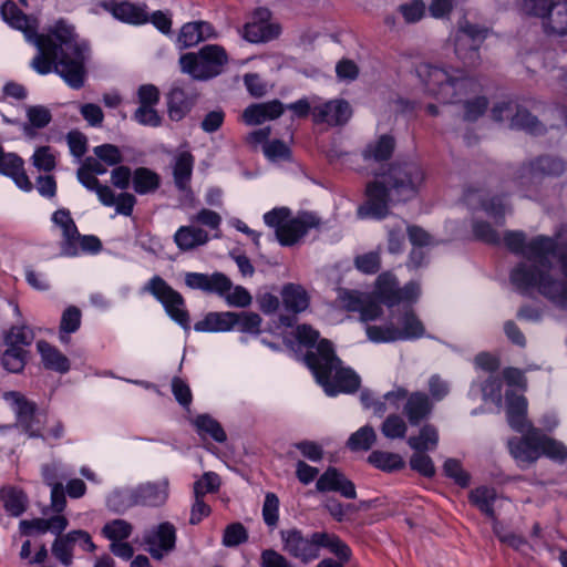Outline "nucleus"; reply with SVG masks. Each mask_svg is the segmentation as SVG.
Segmentation results:
<instances>
[{
  "mask_svg": "<svg viewBox=\"0 0 567 567\" xmlns=\"http://www.w3.org/2000/svg\"><path fill=\"white\" fill-rule=\"evenodd\" d=\"M3 399L14 411L18 424L30 436H40L41 427L35 415L37 404L28 400L21 392L18 391L4 392Z\"/></svg>",
  "mask_w": 567,
  "mask_h": 567,
  "instance_id": "obj_15",
  "label": "nucleus"
},
{
  "mask_svg": "<svg viewBox=\"0 0 567 567\" xmlns=\"http://www.w3.org/2000/svg\"><path fill=\"white\" fill-rule=\"evenodd\" d=\"M34 333L27 326L12 327L6 336L7 347L23 348L32 343Z\"/></svg>",
  "mask_w": 567,
  "mask_h": 567,
  "instance_id": "obj_57",
  "label": "nucleus"
},
{
  "mask_svg": "<svg viewBox=\"0 0 567 567\" xmlns=\"http://www.w3.org/2000/svg\"><path fill=\"white\" fill-rule=\"evenodd\" d=\"M382 434L391 440L403 439L408 432V425L399 414H390L381 425Z\"/></svg>",
  "mask_w": 567,
  "mask_h": 567,
  "instance_id": "obj_55",
  "label": "nucleus"
},
{
  "mask_svg": "<svg viewBox=\"0 0 567 567\" xmlns=\"http://www.w3.org/2000/svg\"><path fill=\"white\" fill-rule=\"evenodd\" d=\"M230 330H237L244 333L258 334L261 327V317L256 312H230Z\"/></svg>",
  "mask_w": 567,
  "mask_h": 567,
  "instance_id": "obj_42",
  "label": "nucleus"
},
{
  "mask_svg": "<svg viewBox=\"0 0 567 567\" xmlns=\"http://www.w3.org/2000/svg\"><path fill=\"white\" fill-rule=\"evenodd\" d=\"M368 461L370 464L375 466L377 468H380L382 471L391 472L395 470H400L404 467V461L403 458L396 454L391 452H383V451H373L369 457Z\"/></svg>",
  "mask_w": 567,
  "mask_h": 567,
  "instance_id": "obj_49",
  "label": "nucleus"
},
{
  "mask_svg": "<svg viewBox=\"0 0 567 567\" xmlns=\"http://www.w3.org/2000/svg\"><path fill=\"white\" fill-rule=\"evenodd\" d=\"M420 292V286L413 281L400 288L398 279L390 272L381 274L375 281L374 293L389 308L401 302H414L419 298Z\"/></svg>",
  "mask_w": 567,
  "mask_h": 567,
  "instance_id": "obj_13",
  "label": "nucleus"
},
{
  "mask_svg": "<svg viewBox=\"0 0 567 567\" xmlns=\"http://www.w3.org/2000/svg\"><path fill=\"white\" fill-rule=\"evenodd\" d=\"M2 365L10 372H20L25 364V350L23 348L8 347L2 354Z\"/></svg>",
  "mask_w": 567,
  "mask_h": 567,
  "instance_id": "obj_58",
  "label": "nucleus"
},
{
  "mask_svg": "<svg viewBox=\"0 0 567 567\" xmlns=\"http://www.w3.org/2000/svg\"><path fill=\"white\" fill-rule=\"evenodd\" d=\"M284 111L285 106L278 100L251 104L245 109L243 120L248 125H258L266 121L278 118Z\"/></svg>",
  "mask_w": 567,
  "mask_h": 567,
  "instance_id": "obj_27",
  "label": "nucleus"
},
{
  "mask_svg": "<svg viewBox=\"0 0 567 567\" xmlns=\"http://www.w3.org/2000/svg\"><path fill=\"white\" fill-rule=\"evenodd\" d=\"M197 432L204 436L209 435L217 442L226 441V433L221 425L207 414L198 415L194 421Z\"/></svg>",
  "mask_w": 567,
  "mask_h": 567,
  "instance_id": "obj_51",
  "label": "nucleus"
},
{
  "mask_svg": "<svg viewBox=\"0 0 567 567\" xmlns=\"http://www.w3.org/2000/svg\"><path fill=\"white\" fill-rule=\"evenodd\" d=\"M439 437L437 427L431 423H425L421 426L417 435L408 439V444L414 451H433L439 444Z\"/></svg>",
  "mask_w": 567,
  "mask_h": 567,
  "instance_id": "obj_38",
  "label": "nucleus"
},
{
  "mask_svg": "<svg viewBox=\"0 0 567 567\" xmlns=\"http://www.w3.org/2000/svg\"><path fill=\"white\" fill-rule=\"evenodd\" d=\"M496 499V492L494 488L481 486L470 493V501L483 514L489 518H494L495 512L493 504Z\"/></svg>",
  "mask_w": 567,
  "mask_h": 567,
  "instance_id": "obj_47",
  "label": "nucleus"
},
{
  "mask_svg": "<svg viewBox=\"0 0 567 567\" xmlns=\"http://www.w3.org/2000/svg\"><path fill=\"white\" fill-rule=\"evenodd\" d=\"M0 498L6 511L14 517L24 513L28 505L25 493L14 486H4L0 489Z\"/></svg>",
  "mask_w": 567,
  "mask_h": 567,
  "instance_id": "obj_37",
  "label": "nucleus"
},
{
  "mask_svg": "<svg viewBox=\"0 0 567 567\" xmlns=\"http://www.w3.org/2000/svg\"><path fill=\"white\" fill-rule=\"evenodd\" d=\"M279 498L274 493H267L262 505V518L267 526L275 527L279 519Z\"/></svg>",
  "mask_w": 567,
  "mask_h": 567,
  "instance_id": "obj_62",
  "label": "nucleus"
},
{
  "mask_svg": "<svg viewBox=\"0 0 567 567\" xmlns=\"http://www.w3.org/2000/svg\"><path fill=\"white\" fill-rule=\"evenodd\" d=\"M216 37L215 29L210 23L205 21L187 22L181 28L177 43L182 49H186Z\"/></svg>",
  "mask_w": 567,
  "mask_h": 567,
  "instance_id": "obj_25",
  "label": "nucleus"
},
{
  "mask_svg": "<svg viewBox=\"0 0 567 567\" xmlns=\"http://www.w3.org/2000/svg\"><path fill=\"white\" fill-rule=\"evenodd\" d=\"M352 115L350 104L342 99L322 101L316 97L313 110V122L328 124L331 126L346 124Z\"/></svg>",
  "mask_w": 567,
  "mask_h": 567,
  "instance_id": "obj_16",
  "label": "nucleus"
},
{
  "mask_svg": "<svg viewBox=\"0 0 567 567\" xmlns=\"http://www.w3.org/2000/svg\"><path fill=\"white\" fill-rule=\"evenodd\" d=\"M384 399L395 409L399 408L401 400H405L402 411L411 425L421 424V422L431 416L434 410L432 400H430L427 393L423 391L409 392L406 389L399 386L388 392Z\"/></svg>",
  "mask_w": 567,
  "mask_h": 567,
  "instance_id": "obj_10",
  "label": "nucleus"
},
{
  "mask_svg": "<svg viewBox=\"0 0 567 567\" xmlns=\"http://www.w3.org/2000/svg\"><path fill=\"white\" fill-rule=\"evenodd\" d=\"M279 33L280 27L270 21V12L267 9H258L243 30V37L252 43L270 41Z\"/></svg>",
  "mask_w": 567,
  "mask_h": 567,
  "instance_id": "obj_18",
  "label": "nucleus"
},
{
  "mask_svg": "<svg viewBox=\"0 0 567 567\" xmlns=\"http://www.w3.org/2000/svg\"><path fill=\"white\" fill-rule=\"evenodd\" d=\"M37 348L47 369L59 373H65L70 370L69 359L58 348L44 340L38 341Z\"/></svg>",
  "mask_w": 567,
  "mask_h": 567,
  "instance_id": "obj_34",
  "label": "nucleus"
},
{
  "mask_svg": "<svg viewBox=\"0 0 567 567\" xmlns=\"http://www.w3.org/2000/svg\"><path fill=\"white\" fill-rule=\"evenodd\" d=\"M168 115L173 121H181L192 109V100L181 87H173L167 96Z\"/></svg>",
  "mask_w": 567,
  "mask_h": 567,
  "instance_id": "obj_40",
  "label": "nucleus"
},
{
  "mask_svg": "<svg viewBox=\"0 0 567 567\" xmlns=\"http://www.w3.org/2000/svg\"><path fill=\"white\" fill-rule=\"evenodd\" d=\"M417 75L427 94L443 103L462 102L465 110L464 120L466 121H476L487 109L486 97L475 96L470 99V94L476 93L480 85L461 70L422 64L417 68Z\"/></svg>",
  "mask_w": 567,
  "mask_h": 567,
  "instance_id": "obj_4",
  "label": "nucleus"
},
{
  "mask_svg": "<svg viewBox=\"0 0 567 567\" xmlns=\"http://www.w3.org/2000/svg\"><path fill=\"white\" fill-rule=\"evenodd\" d=\"M565 164L558 158L540 157L536 163H532L529 166L522 169L519 178L522 181H536L542 175H559L564 172ZM524 184V182H520Z\"/></svg>",
  "mask_w": 567,
  "mask_h": 567,
  "instance_id": "obj_31",
  "label": "nucleus"
},
{
  "mask_svg": "<svg viewBox=\"0 0 567 567\" xmlns=\"http://www.w3.org/2000/svg\"><path fill=\"white\" fill-rule=\"evenodd\" d=\"M377 434L372 426L365 425L354 432L348 440V446L352 451H367L375 442Z\"/></svg>",
  "mask_w": 567,
  "mask_h": 567,
  "instance_id": "obj_54",
  "label": "nucleus"
},
{
  "mask_svg": "<svg viewBox=\"0 0 567 567\" xmlns=\"http://www.w3.org/2000/svg\"><path fill=\"white\" fill-rule=\"evenodd\" d=\"M281 298L285 308L293 313L305 311L309 306V296L299 285L288 284L281 290Z\"/></svg>",
  "mask_w": 567,
  "mask_h": 567,
  "instance_id": "obj_35",
  "label": "nucleus"
},
{
  "mask_svg": "<svg viewBox=\"0 0 567 567\" xmlns=\"http://www.w3.org/2000/svg\"><path fill=\"white\" fill-rule=\"evenodd\" d=\"M53 224L61 230L60 243L61 255L72 256L74 250V238L78 235V227L68 209H59L52 215Z\"/></svg>",
  "mask_w": 567,
  "mask_h": 567,
  "instance_id": "obj_26",
  "label": "nucleus"
},
{
  "mask_svg": "<svg viewBox=\"0 0 567 567\" xmlns=\"http://www.w3.org/2000/svg\"><path fill=\"white\" fill-rule=\"evenodd\" d=\"M344 306L350 311L360 312L362 321H372L382 315V308L375 301L359 295L358 292H349L344 298Z\"/></svg>",
  "mask_w": 567,
  "mask_h": 567,
  "instance_id": "obj_32",
  "label": "nucleus"
},
{
  "mask_svg": "<svg viewBox=\"0 0 567 567\" xmlns=\"http://www.w3.org/2000/svg\"><path fill=\"white\" fill-rule=\"evenodd\" d=\"M503 241L512 252L524 258L511 272L516 289L524 293L537 290L556 307L567 309V281L550 274L551 259L557 256L556 240L544 235L527 240L523 231L511 230L504 234ZM559 267L567 278V254L559 256Z\"/></svg>",
  "mask_w": 567,
  "mask_h": 567,
  "instance_id": "obj_1",
  "label": "nucleus"
},
{
  "mask_svg": "<svg viewBox=\"0 0 567 567\" xmlns=\"http://www.w3.org/2000/svg\"><path fill=\"white\" fill-rule=\"evenodd\" d=\"M28 124L24 126L25 135L33 137L34 130H40L50 124L52 121L51 111L44 105H29L25 109Z\"/></svg>",
  "mask_w": 567,
  "mask_h": 567,
  "instance_id": "obj_41",
  "label": "nucleus"
},
{
  "mask_svg": "<svg viewBox=\"0 0 567 567\" xmlns=\"http://www.w3.org/2000/svg\"><path fill=\"white\" fill-rule=\"evenodd\" d=\"M492 114L495 121H504L511 117L512 127L522 128L532 134H540L543 132V126L535 116L513 103L495 105Z\"/></svg>",
  "mask_w": 567,
  "mask_h": 567,
  "instance_id": "obj_19",
  "label": "nucleus"
},
{
  "mask_svg": "<svg viewBox=\"0 0 567 567\" xmlns=\"http://www.w3.org/2000/svg\"><path fill=\"white\" fill-rule=\"evenodd\" d=\"M220 486V478L214 472H206L194 483V495L205 497L208 493H215Z\"/></svg>",
  "mask_w": 567,
  "mask_h": 567,
  "instance_id": "obj_61",
  "label": "nucleus"
},
{
  "mask_svg": "<svg viewBox=\"0 0 567 567\" xmlns=\"http://www.w3.org/2000/svg\"><path fill=\"white\" fill-rule=\"evenodd\" d=\"M69 522L64 515H54L50 518H34L30 520H21L20 529L24 534H30L35 530L40 534L52 533L54 535H61L68 527Z\"/></svg>",
  "mask_w": 567,
  "mask_h": 567,
  "instance_id": "obj_30",
  "label": "nucleus"
},
{
  "mask_svg": "<svg viewBox=\"0 0 567 567\" xmlns=\"http://www.w3.org/2000/svg\"><path fill=\"white\" fill-rule=\"evenodd\" d=\"M487 35V29L471 24L467 20L458 23V29L454 35V45L456 56L468 68L480 64V45Z\"/></svg>",
  "mask_w": 567,
  "mask_h": 567,
  "instance_id": "obj_12",
  "label": "nucleus"
},
{
  "mask_svg": "<svg viewBox=\"0 0 567 567\" xmlns=\"http://www.w3.org/2000/svg\"><path fill=\"white\" fill-rule=\"evenodd\" d=\"M58 537L52 544V554L64 566H70L73 563V548L75 543L71 532L66 535H56Z\"/></svg>",
  "mask_w": 567,
  "mask_h": 567,
  "instance_id": "obj_50",
  "label": "nucleus"
},
{
  "mask_svg": "<svg viewBox=\"0 0 567 567\" xmlns=\"http://www.w3.org/2000/svg\"><path fill=\"white\" fill-rule=\"evenodd\" d=\"M193 165L194 157L189 152H182L176 156L174 179L178 189H187L193 173Z\"/></svg>",
  "mask_w": 567,
  "mask_h": 567,
  "instance_id": "obj_43",
  "label": "nucleus"
},
{
  "mask_svg": "<svg viewBox=\"0 0 567 567\" xmlns=\"http://www.w3.org/2000/svg\"><path fill=\"white\" fill-rule=\"evenodd\" d=\"M307 361L327 394L336 395L338 392L358 390L359 377L352 370L342 367L330 341H319L317 352L308 354Z\"/></svg>",
  "mask_w": 567,
  "mask_h": 567,
  "instance_id": "obj_6",
  "label": "nucleus"
},
{
  "mask_svg": "<svg viewBox=\"0 0 567 567\" xmlns=\"http://www.w3.org/2000/svg\"><path fill=\"white\" fill-rule=\"evenodd\" d=\"M154 296L165 308L168 316L183 328H189V315L183 296L173 289L162 277L154 276L143 288Z\"/></svg>",
  "mask_w": 567,
  "mask_h": 567,
  "instance_id": "obj_11",
  "label": "nucleus"
},
{
  "mask_svg": "<svg viewBox=\"0 0 567 567\" xmlns=\"http://www.w3.org/2000/svg\"><path fill=\"white\" fill-rule=\"evenodd\" d=\"M185 285L190 289H198L206 293H215L219 297L225 296L233 288L231 280L221 272L212 275L202 272H187L185 275Z\"/></svg>",
  "mask_w": 567,
  "mask_h": 567,
  "instance_id": "obj_20",
  "label": "nucleus"
},
{
  "mask_svg": "<svg viewBox=\"0 0 567 567\" xmlns=\"http://www.w3.org/2000/svg\"><path fill=\"white\" fill-rule=\"evenodd\" d=\"M282 550L292 558L309 564L320 557V549L326 548L337 558L343 560L352 556L350 547L336 534L315 532L305 535L297 528L280 532Z\"/></svg>",
  "mask_w": 567,
  "mask_h": 567,
  "instance_id": "obj_5",
  "label": "nucleus"
},
{
  "mask_svg": "<svg viewBox=\"0 0 567 567\" xmlns=\"http://www.w3.org/2000/svg\"><path fill=\"white\" fill-rule=\"evenodd\" d=\"M79 181L90 190H94L105 206H112L114 203V192L106 185H101L95 175L91 174L87 168L83 166L78 171Z\"/></svg>",
  "mask_w": 567,
  "mask_h": 567,
  "instance_id": "obj_39",
  "label": "nucleus"
},
{
  "mask_svg": "<svg viewBox=\"0 0 567 567\" xmlns=\"http://www.w3.org/2000/svg\"><path fill=\"white\" fill-rule=\"evenodd\" d=\"M316 487L319 492H338L350 499L357 497L354 484L334 467H329L318 478Z\"/></svg>",
  "mask_w": 567,
  "mask_h": 567,
  "instance_id": "obj_23",
  "label": "nucleus"
},
{
  "mask_svg": "<svg viewBox=\"0 0 567 567\" xmlns=\"http://www.w3.org/2000/svg\"><path fill=\"white\" fill-rule=\"evenodd\" d=\"M133 532V526L124 519H113L102 528V535L111 543L126 540Z\"/></svg>",
  "mask_w": 567,
  "mask_h": 567,
  "instance_id": "obj_53",
  "label": "nucleus"
},
{
  "mask_svg": "<svg viewBox=\"0 0 567 567\" xmlns=\"http://www.w3.org/2000/svg\"><path fill=\"white\" fill-rule=\"evenodd\" d=\"M557 1L558 0H523L522 10L528 16L540 18L543 24Z\"/></svg>",
  "mask_w": 567,
  "mask_h": 567,
  "instance_id": "obj_59",
  "label": "nucleus"
},
{
  "mask_svg": "<svg viewBox=\"0 0 567 567\" xmlns=\"http://www.w3.org/2000/svg\"><path fill=\"white\" fill-rule=\"evenodd\" d=\"M520 437H512L507 442L508 451L520 468L534 464L539 457V429L529 426Z\"/></svg>",
  "mask_w": 567,
  "mask_h": 567,
  "instance_id": "obj_14",
  "label": "nucleus"
},
{
  "mask_svg": "<svg viewBox=\"0 0 567 567\" xmlns=\"http://www.w3.org/2000/svg\"><path fill=\"white\" fill-rule=\"evenodd\" d=\"M545 32L556 35L567 34V0H558L547 19L544 20Z\"/></svg>",
  "mask_w": 567,
  "mask_h": 567,
  "instance_id": "obj_36",
  "label": "nucleus"
},
{
  "mask_svg": "<svg viewBox=\"0 0 567 567\" xmlns=\"http://www.w3.org/2000/svg\"><path fill=\"white\" fill-rule=\"evenodd\" d=\"M425 183V173L414 162L396 163L377 174L365 187L367 199L359 208L363 217L383 219L390 214V204L413 199Z\"/></svg>",
  "mask_w": 567,
  "mask_h": 567,
  "instance_id": "obj_3",
  "label": "nucleus"
},
{
  "mask_svg": "<svg viewBox=\"0 0 567 567\" xmlns=\"http://www.w3.org/2000/svg\"><path fill=\"white\" fill-rule=\"evenodd\" d=\"M169 495V481L164 477L156 482L140 485L134 492V504L144 506H161Z\"/></svg>",
  "mask_w": 567,
  "mask_h": 567,
  "instance_id": "obj_22",
  "label": "nucleus"
},
{
  "mask_svg": "<svg viewBox=\"0 0 567 567\" xmlns=\"http://www.w3.org/2000/svg\"><path fill=\"white\" fill-rule=\"evenodd\" d=\"M0 173L11 177L23 190L32 189V183L23 168V161L13 153H3L0 158Z\"/></svg>",
  "mask_w": 567,
  "mask_h": 567,
  "instance_id": "obj_29",
  "label": "nucleus"
},
{
  "mask_svg": "<svg viewBox=\"0 0 567 567\" xmlns=\"http://www.w3.org/2000/svg\"><path fill=\"white\" fill-rule=\"evenodd\" d=\"M209 240L208 233L194 225L182 226L174 235V241L183 250H192L198 246L205 245Z\"/></svg>",
  "mask_w": 567,
  "mask_h": 567,
  "instance_id": "obj_33",
  "label": "nucleus"
},
{
  "mask_svg": "<svg viewBox=\"0 0 567 567\" xmlns=\"http://www.w3.org/2000/svg\"><path fill=\"white\" fill-rule=\"evenodd\" d=\"M31 43L38 53L31 68L40 74L56 72L72 89H81L86 78L85 63L90 48L79 39L74 25L58 20L47 33L34 32Z\"/></svg>",
  "mask_w": 567,
  "mask_h": 567,
  "instance_id": "obj_2",
  "label": "nucleus"
},
{
  "mask_svg": "<svg viewBox=\"0 0 567 567\" xmlns=\"http://www.w3.org/2000/svg\"><path fill=\"white\" fill-rule=\"evenodd\" d=\"M429 398L432 403L444 400L451 392V385L447 380L439 374H433L427 380Z\"/></svg>",
  "mask_w": 567,
  "mask_h": 567,
  "instance_id": "obj_60",
  "label": "nucleus"
},
{
  "mask_svg": "<svg viewBox=\"0 0 567 567\" xmlns=\"http://www.w3.org/2000/svg\"><path fill=\"white\" fill-rule=\"evenodd\" d=\"M539 455L563 462L567 458V447L539 430Z\"/></svg>",
  "mask_w": 567,
  "mask_h": 567,
  "instance_id": "obj_52",
  "label": "nucleus"
},
{
  "mask_svg": "<svg viewBox=\"0 0 567 567\" xmlns=\"http://www.w3.org/2000/svg\"><path fill=\"white\" fill-rule=\"evenodd\" d=\"M102 249L101 240L93 235L82 236L80 233L74 238L75 252L71 257H75L81 252L96 254Z\"/></svg>",
  "mask_w": 567,
  "mask_h": 567,
  "instance_id": "obj_63",
  "label": "nucleus"
},
{
  "mask_svg": "<svg viewBox=\"0 0 567 567\" xmlns=\"http://www.w3.org/2000/svg\"><path fill=\"white\" fill-rule=\"evenodd\" d=\"M386 327L368 326L367 334L375 342L420 339L425 336V327L411 307H404Z\"/></svg>",
  "mask_w": 567,
  "mask_h": 567,
  "instance_id": "obj_9",
  "label": "nucleus"
},
{
  "mask_svg": "<svg viewBox=\"0 0 567 567\" xmlns=\"http://www.w3.org/2000/svg\"><path fill=\"white\" fill-rule=\"evenodd\" d=\"M410 466L425 477H432L435 474L433 461L425 452L415 451L410 458Z\"/></svg>",
  "mask_w": 567,
  "mask_h": 567,
  "instance_id": "obj_64",
  "label": "nucleus"
},
{
  "mask_svg": "<svg viewBox=\"0 0 567 567\" xmlns=\"http://www.w3.org/2000/svg\"><path fill=\"white\" fill-rule=\"evenodd\" d=\"M2 19L12 28L23 32L27 40L31 43L39 23L37 18L25 14L14 1L7 0L0 10Z\"/></svg>",
  "mask_w": 567,
  "mask_h": 567,
  "instance_id": "obj_21",
  "label": "nucleus"
},
{
  "mask_svg": "<svg viewBox=\"0 0 567 567\" xmlns=\"http://www.w3.org/2000/svg\"><path fill=\"white\" fill-rule=\"evenodd\" d=\"M248 539V530L241 523H231L226 526L223 534V545L225 547H237Z\"/></svg>",
  "mask_w": 567,
  "mask_h": 567,
  "instance_id": "obj_56",
  "label": "nucleus"
},
{
  "mask_svg": "<svg viewBox=\"0 0 567 567\" xmlns=\"http://www.w3.org/2000/svg\"><path fill=\"white\" fill-rule=\"evenodd\" d=\"M231 316L227 312H210L203 320L197 321L194 329L199 332L229 331Z\"/></svg>",
  "mask_w": 567,
  "mask_h": 567,
  "instance_id": "obj_45",
  "label": "nucleus"
},
{
  "mask_svg": "<svg viewBox=\"0 0 567 567\" xmlns=\"http://www.w3.org/2000/svg\"><path fill=\"white\" fill-rule=\"evenodd\" d=\"M81 318V310L75 306H70L63 311L59 327V339L62 343H69L70 334L79 330Z\"/></svg>",
  "mask_w": 567,
  "mask_h": 567,
  "instance_id": "obj_46",
  "label": "nucleus"
},
{
  "mask_svg": "<svg viewBox=\"0 0 567 567\" xmlns=\"http://www.w3.org/2000/svg\"><path fill=\"white\" fill-rule=\"evenodd\" d=\"M267 226L275 228L276 237L280 245L292 246L298 243L312 228H319L320 218L313 213H300L291 218V212L287 207H278L264 215Z\"/></svg>",
  "mask_w": 567,
  "mask_h": 567,
  "instance_id": "obj_7",
  "label": "nucleus"
},
{
  "mask_svg": "<svg viewBox=\"0 0 567 567\" xmlns=\"http://www.w3.org/2000/svg\"><path fill=\"white\" fill-rule=\"evenodd\" d=\"M227 63V52L218 44L204 45L198 52L183 54L179 59L182 71L196 80L219 75Z\"/></svg>",
  "mask_w": 567,
  "mask_h": 567,
  "instance_id": "obj_8",
  "label": "nucleus"
},
{
  "mask_svg": "<svg viewBox=\"0 0 567 567\" xmlns=\"http://www.w3.org/2000/svg\"><path fill=\"white\" fill-rule=\"evenodd\" d=\"M132 181L134 190L140 195L154 193L161 184L159 176L146 167L136 168Z\"/></svg>",
  "mask_w": 567,
  "mask_h": 567,
  "instance_id": "obj_44",
  "label": "nucleus"
},
{
  "mask_svg": "<svg viewBox=\"0 0 567 567\" xmlns=\"http://www.w3.org/2000/svg\"><path fill=\"white\" fill-rule=\"evenodd\" d=\"M109 10L114 18L130 24H144L150 20L146 3H136L126 0L111 1Z\"/></svg>",
  "mask_w": 567,
  "mask_h": 567,
  "instance_id": "obj_24",
  "label": "nucleus"
},
{
  "mask_svg": "<svg viewBox=\"0 0 567 567\" xmlns=\"http://www.w3.org/2000/svg\"><path fill=\"white\" fill-rule=\"evenodd\" d=\"M506 403L507 421L513 430L518 433H523L527 427L533 426L526 417L527 400L525 396L507 392Z\"/></svg>",
  "mask_w": 567,
  "mask_h": 567,
  "instance_id": "obj_28",
  "label": "nucleus"
},
{
  "mask_svg": "<svg viewBox=\"0 0 567 567\" xmlns=\"http://www.w3.org/2000/svg\"><path fill=\"white\" fill-rule=\"evenodd\" d=\"M144 543L153 558L162 559L175 548L176 527L169 522L161 523L147 532L144 536Z\"/></svg>",
  "mask_w": 567,
  "mask_h": 567,
  "instance_id": "obj_17",
  "label": "nucleus"
},
{
  "mask_svg": "<svg viewBox=\"0 0 567 567\" xmlns=\"http://www.w3.org/2000/svg\"><path fill=\"white\" fill-rule=\"evenodd\" d=\"M394 150V140L389 135L381 136L374 143L368 145L363 152L365 159L381 162L390 158Z\"/></svg>",
  "mask_w": 567,
  "mask_h": 567,
  "instance_id": "obj_48",
  "label": "nucleus"
}]
</instances>
